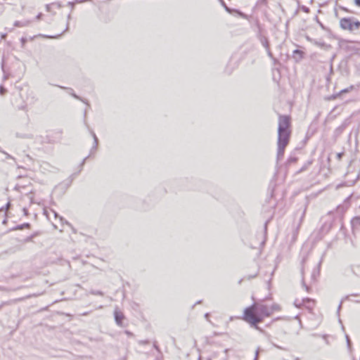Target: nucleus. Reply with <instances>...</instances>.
Here are the masks:
<instances>
[{
  "label": "nucleus",
  "instance_id": "nucleus-2",
  "mask_svg": "<svg viewBox=\"0 0 360 360\" xmlns=\"http://www.w3.org/2000/svg\"><path fill=\"white\" fill-rule=\"evenodd\" d=\"M291 135V120L288 115L278 117V158L283 156L285 147L290 141Z\"/></svg>",
  "mask_w": 360,
  "mask_h": 360
},
{
  "label": "nucleus",
  "instance_id": "nucleus-32",
  "mask_svg": "<svg viewBox=\"0 0 360 360\" xmlns=\"http://www.w3.org/2000/svg\"><path fill=\"white\" fill-rule=\"evenodd\" d=\"M294 53H300V51H298V50H296V51H294Z\"/></svg>",
  "mask_w": 360,
  "mask_h": 360
},
{
  "label": "nucleus",
  "instance_id": "nucleus-8",
  "mask_svg": "<svg viewBox=\"0 0 360 360\" xmlns=\"http://www.w3.org/2000/svg\"><path fill=\"white\" fill-rule=\"evenodd\" d=\"M352 227L353 231H357L360 230V217H354L352 221Z\"/></svg>",
  "mask_w": 360,
  "mask_h": 360
},
{
  "label": "nucleus",
  "instance_id": "nucleus-15",
  "mask_svg": "<svg viewBox=\"0 0 360 360\" xmlns=\"http://www.w3.org/2000/svg\"><path fill=\"white\" fill-rule=\"evenodd\" d=\"M11 206V202H8L5 207H2L1 209H0V211L2 212V211H6Z\"/></svg>",
  "mask_w": 360,
  "mask_h": 360
},
{
  "label": "nucleus",
  "instance_id": "nucleus-9",
  "mask_svg": "<svg viewBox=\"0 0 360 360\" xmlns=\"http://www.w3.org/2000/svg\"><path fill=\"white\" fill-rule=\"evenodd\" d=\"M30 24V20H24V21H15L14 25L16 27H24L27 26Z\"/></svg>",
  "mask_w": 360,
  "mask_h": 360
},
{
  "label": "nucleus",
  "instance_id": "nucleus-30",
  "mask_svg": "<svg viewBox=\"0 0 360 360\" xmlns=\"http://www.w3.org/2000/svg\"><path fill=\"white\" fill-rule=\"evenodd\" d=\"M342 301L340 302L339 307H338V311H340V309H341V307H342Z\"/></svg>",
  "mask_w": 360,
  "mask_h": 360
},
{
  "label": "nucleus",
  "instance_id": "nucleus-11",
  "mask_svg": "<svg viewBox=\"0 0 360 360\" xmlns=\"http://www.w3.org/2000/svg\"><path fill=\"white\" fill-rule=\"evenodd\" d=\"M90 133L92 135L93 138H94V148H96L97 145H98V138L96 135V134L94 133V131L93 130H90Z\"/></svg>",
  "mask_w": 360,
  "mask_h": 360
},
{
  "label": "nucleus",
  "instance_id": "nucleus-14",
  "mask_svg": "<svg viewBox=\"0 0 360 360\" xmlns=\"http://www.w3.org/2000/svg\"><path fill=\"white\" fill-rule=\"evenodd\" d=\"M354 89V86H350L349 88L345 89L340 91V94L347 93Z\"/></svg>",
  "mask_w": 360,
  "mask_h": 360
},
{
  "label": "nucleus",
  "instance_id": "nucleus-29",
  "mask_svg": "<svg viewBox=\"0 0 360 360\" xmlns=\"http://www.w3.org/2000/svg\"><path fill=\"white\" fill-rule=\"evenodd\" d=\"M266 48H267V49H269V48H268V45H267V44H266ZM268 54H269V56L270 57H272V54H271V51H269V49H268Z\"/></svg>",
  "mask_w": 360,
  "mask_h": 360
},
{
  "label": "nucleus",
  "instance_id": "nucleus-34",
  "mask_svg": "<svg viewBox=\"0 0 360 360\" xmlns=\"http://www.w3.org/2000/svg\"><path fill=\"white\" fill-rule=\"evenodd\" d=\"M60 220L62 221H63V217H60Z\"/></svg>",
  "mask_w": 360,
  "mask_h": 360
},
{
  "label": "nucleus",
  "instance_id": "nucleus-5",
  "mask_svg": "<svg viewBox=\"0 0 360 360\" xmlns=\"http://www.w3.org/2000/svg\"><path fill=\"white\" fill-rule=\"evenodd\" d=\"M229 349H217L211 352L208 359L209 360H228L229 359Z\"/></svg>",
  "mask_w": 360,
  "mask_h": 360
},
{
  "label": "nucleus",
  "instance_id": "nucleus-38",
  "mask_svg": "<svg viewBox=\"0 0 360 360\" xmlns=\"http://www.w3.org/2000/svg\"><path fill=\"white\" fill-rule=\"evenodd\" d=\"M356 302H360V300H359V299H356Z\"/></svg>",
  "mask_w": 360,
  "mask_h": 360
},
{
  "label": "nucleus",
  "instance_id": "nucleus-37",
  "mask_svg": "<svg viewBox=\"0 0 360 360\" xmlns=\"http://www.w3.org/2000/svg\"><path fill=\"white\" fill-rule=\"evenodd\" d=\"M356 302H360V300H359V299H356Z\"/></svg>",
  "mask_w": 360,
  "mask_h": 360
},
{
  "label": "nucleus",
  "instance_id": "nucleus-28",
  "mask_svg": "<svg viewBox=\"0 0 360 360\" xmlns=\"http://www.w3.org/2000/svg\"><path fill=\"white\" fill-rule=\"evenodd\" d=\"M41 16H42V14H41V13H39V14H38V15H37L36 19H37V20H40Z\"/></svg>",
  "mask_w": 360,
  "mask_h": 360
},
{
  "label": "nucleus",
  "instance_id": "nucleus-41",
  "mask_svg": "<svg viewBox=\"0 0 360 360\" xmlns=\"http://www.w3.org/2000/svg\"><path fill=\"white\" fill-rule=\"evenodd\" d=\"M201 303V301H198L196 304H200Z\"/></svg>",
  "mask_w": 360,
  "mask_h": 360
},
{
  "label": "nucleus",
  "instance_id": "nucleus-36",
  "mask_svg": "<svg viewBox=\"0 0 360 360\" xmlns=\"http://www.w3.org/2000/svg\"><path fill=\"white\" fill-rule=\"evenodd\" d=\"M271 203L273 205V206H274V205H275L274 202H271Z\"/></svg>",
  "mask_w": 360,
  "mask_h": 360
},
{
  "label": "nucleus",
  "instance_id": "nucleus-13",
  "mask_svg": "<svg viewBox=\"0 0 360 360\" xmlns=\"http://www.w3.org/2000/svg\"><path fill=\"white\" fill-rule=\"evenodd\" d=\"M91 294L92 295H103V292L102 291H100V290H91Z\"/></svg>",
  "mask_w": 360,
  "mask_h": 360
},
{
  "label": "nucleus",
  "instance_id": "nucleus-42",
  "mask_svg": "<svg viewBox=\"0 0 360 360\" xmlns=\"http://www.w3.org/2000/svg\"><path fill=\"white\" fill-rule=\"evenodd\" d=\"M295 360H300V359L299 358H295Z\"/></svg>",
  "mask_w": 360,
  "mask_h": 360
},
{
  "label": "nucleus",
  "instance_id": "nucleus-10",
  "mask_svg": "<svg viewBox=\"0 0 360 360\" xmlns=\"http://www.w3.org/2000/svg\"><path fill=\"white\" fill-rule=\"evenodd\" d=\"M60 88L61 89H67L69 92L70 94H71L74 98H77V99H79L81 100L82 102L84 103H86L84 100H82V98H80L77 95H76L75 94H74L73 92V90L72 89H70V88H67V87H64V86H59Z\"/></svg>",
  "mask_w": 360,
  "mask_h": 360
},
{
  "label": "nucleus",
  "instance_id": "nucleus-31",
  "mask_svg": "<svg viewBox=\"0 0 360 360\" xmlns=\"http://www.w3.org/2000/svg\"><path fill=\"white\" fill-rule=\"evenodd\" d=\"M52 212H53V214H54L55 217H58V214H57L55 211H53V210Z\"/></svg>",
  "mask_w": 360,
  "mask_h": 360
},
{
  "label": "nucleus",
  "instance_id": "nucleus-19",
  "mask_svg": "<svg viewBox=\"0 0 360 360\" xmlns=\"http://www.w3.org/2000/svg\"><path fill=\"white\" fill-rule=\"evenodd\" d=\"M319 274V270H314V271L312 273V278L315 279L316 276H318Z\"/></svg>",
  "mask_w": 360,
  "mask_h": 360
},
{
  "label": "nucleus",
  "instance_id": "nucleus-6",
  "mask_svg": "<svg viewBox=\"0 0 360 360\" xmlns=\"http://www.w3.org/2000/svg\"><path fill=\"white\" fill-rule=\"evenodd\" d=\"M295 305L298 308L304 307L311 311L315 306V300L310 298L296 299Z\"/></svg>",
  "mask_w": 360,
  "mask_h": 360
},
{
  "label": "nucleus",
  "instance_id": "nucleus-35",
  "mask_svg": "<svg viewBox=\"0 0 360 360\" xmlns=\"http://www.w3.org/2000/svg\"><path fill=\"white\" fill-rule=\"evenodd\" d=\"M274 346L276 347L277 348H280L281 349V347L279 346H277L276 345H274Z\"/></svg>",
  "mask_w": 360,
  "mask_h": 360
},
{
  "label": "nucleus",
  "instance_id": "nucleus-12",
  "mask_svg": "<svg viewBox=\"0 0 360 360\" xmlns=\"http://www.w3.org/2000/svg\"><path fill=\"white\" fill-rule=\"evenodd\" d=\"M300 214V217L299 224H298L299 226L302 224V219L304 217L305 210L301 211Z\"/></svg>",
  "mask_w": 360,
  "mask_h": 360
},
{
  "label": "nucleus",
  "instance_id": "nucleus-39",
  "mask_svg": "<svg viewBox=\"0 0 360 360\" xmlns=\"http://www.w3.org/2000/svg\"><path fill=\"white\" fill-rule=\"evenodd\" d=\"M4 79H7V76H4Z\"/></svg>",
  "mask_w": 360,
  "mask_h": 360
},
{
  "label": "nucleus",
  "instance_id": "nucleus-33",
  "mask_svg": "<svg viewBox=\"0 0 360 360\" xmlns=\"http://www.w3.org/2000/svg\"><path fill=\"white\" fill-rule=\"evenodd\" d=\"M293 162H295V160H297L296 158H294V159H291Z\"/></svg>",
  "mask_w": 360,
  "mask_h": 360
},
{
  "label": "nucleus",
  "instance_id": "nucleus-18",
  "mask_svg": "<svg viewBox=\"0 0 360 360\" xmlns=\"http://www.w3.org/2000/svg\"><path fill=\"white\" fill-rule=\"evenodd\" d=\"M276 189H274L273 191H272V193H271V201L274 200V201H275V198H276Z\"/></svg>",
  "mask_w": 360,
  "mask_h": 360
},
{
  "label": "nucleus",
  "instance_id": "nucleus-20",
  "mask_svg": "<svg viewBox=\"0 0 360 360\" xmlns=\"http://www.w3.org/2000/svg\"><path fill=\"white\" fill-rule=\"evenodd\" d=\"M53 6H57L58 7H59V5L58 4H49L46 6V10L48 11H51V8Z\"/></svg>",
  "mask_w": 360,
  "mask_h": 360
},
{
  "label": "nucleus",
  "instance_id": "nucleus-7",
  "mask_svg": "<svg viewBox=\"0 0 360 360\" xmlns=\"http://www.w3.org/2000/svg\"><path fill=\"white\" fill-rule=\"evenodd\" d=\"M115 319L117 325L121 326L122 321L124 319L123 313L119 310L118 307H116L114 311Z\"/></svg>",
  "mask_w": 360,
  "mask_h": 360
},
{
  "label": "nucleus",
  "instance_id": "nucleus-21",
  "mask_svg": "<svg viewBox=\"0 0 360 360\" xmlns=\"http://www.w3.org/2000/svg\"><path fill=\"white\" fill-rule=\"evenodd\" d=\"M346 339H347L348 347H349V349H351V341H350L349 338V336L347 335H346Z\"/></svg>",
  "mask_w": 360,
  "mask_h": 360
},
{
  "label": "nucleus",
  "instance_id": "nucleus-26",
  "mask_svg": "<svg viewBox=\"0 0 360 360\" xmlns=\"http://www.w3.org/2000/svg\"><path fill=\"white\" fill-rule=\"evenodd\" d=\"M22 211H23L25 215H27L28 214V210L27 208L24 207L22 209Z\"/></svg>",
  "mask_w": 360,
  "mask_h": 360
},
{
  "label": "nucleus",
  "instance_id": "nucleus-23",
  "mask_svg": "<svg viewBox=\"0 0 360 360\" xmlns=\"http://www.w3.org/2000/svg\"><path fill=\"white\" fill-rule=\"evenodd\" d=\"M70 17H71V15H70V14H69L68 16V23H67L65 31H67L68 30V27H69V20L70 19Z\"/></svg>",
  "mask_w": 360,
  "mask_h": 360
},
{
  "label": "nucleus",
  "instance_id": "nucleus-40",
  "mask_svg": "<svg viewBox=\"0 0 360 360\" xmlns=\"http://www.w3.org/2000/svg\"><path fill=\"white\" fill-rule=\"evenodd\" d=\"M29 226V224H25V226Z\"/></svg>",
  "mask_w": 360,
  "mask_h": 360
},
{
  "label": "nucleus",
  "instance_id": "nucleus-3",
  "mask_svg": "<svg viewBox=\"0 0 360 360\" xmlns=\"http://www.w3.org/2000/svg\"><path fill=\"white\" fill-rule=\"evenodd\" d=\"M23 181H25V183L27 182L29 184L30 183V180L27 179H24ZM14 189L17 191H19L21 193L25 192L26 193L27 196L28 197L31 204H32V203L39 204L40 203L39 202H38L34 199L32 191L31 189H30V186L28 184L18 183L15 185Z\"/></svg>",
  "mask_w": 360,
  "mask_h": 360
},
{
  "label": "nucleus",
  "instance_id": "nucleus-24",
  "mask_svg": "<svg viewBox=\"0 0 360 360\" xmlns=\"http://www.w3.org/2000/svg\"><path fill=\"white\" fill-rule=\"evenodd\" d=\"M302 285H303V286H304V287H305L306 290L309 292V286H307V285H306V284H305V283H304V280H302Z\"/></svg>",
  "mask_w": 360,
  "mask_h": 360
},
{
  "label": "nucleus",
  "instance_id": "nucleus-1",
  "mask_svg": "<svg viewBox=\"0 0 360 360\" xmlns=\"http://www.w3.org/2000/svg\"><path fill=\"white\" fill-rule=\"evenodd\" d=\"M280 309L277 304L267 305L257 302L244 310L243 319L257 330L262 331L257 326V323L262 322L265 318L271 316L275 311H280Z\"/></svg>",
  "mask_w": 360,
  "mask_h": 360
},
{
  "label": "nucleus",
  "instance_id": "nucleus-16",
  "mask_svg": "<svg viewBox=\"0 0 360 360\" xmlns=\"http://www.w3.org/2000/svg\"><path fill=\"white\" fill-rule=\"evenodd\" d=\"M221 4L223 5V6L224 7V8L226 9V11L231 13V10L225 4V3L222 0H221Z\"/></svg>",
  "mask_w": 360,
  "mask_h": 360
},
{
  "label": "nucleus",
  "instance_id": "nucleus-22",
  "mask_svg": "<svg viewBox=\"0 0 360 360\" xmlns=\"http://www.w3.org/2000/svg\"><path fill=\"white\" fill-rule=\"evenodd\" d=\"M259 352V349H257L256 352H255V357L254 360H258Z\"/></svg>",
  "mask_w": 360,
  "mask_h": 360
},
{
  "label": "nucleus",
  "instance_id": "nucleus-25",
  "mask_svg": "<svg viewBox=\"0 0 360 360\" xmlns=\"http://www.w3.org/2000/svg\"><path fill=\"white\" fill-rule=\"evenodd\" d=\"M209 317H210V314L209 313H206L205 314V318L209 321V322H211L210 320L209 319Z\"/></svg>",
  "mask_w": 360,
  "mask_h": 360
},
{
  "label": "nucleus",
  "instance_id": "nucleus-17",
  "mask_svg": "<svg viewBox=\"0 0 360 360\" xmlns=\"http://www.w3.org/2000/svg\"><path fill=\"white\" fill-rule=\"evenodd\" d=\"M6 92V89L3 86H0V95H4Z\"/></svg>",
  "mask_w": 360,
  "mask_h": 360
},
{
  "label": "nucleus",
  "instance_id": "nucleus-27",
  "mask_svg": "<svg viewBox=\"0 0 360 360\" xmlns=\"http://www.w3.org/2000/svg\"><path fill=\"white\" fill-rule=\"evenodd\" d=\"M354 4L360 7V0H354Z\"/></svg>",
  "mask_w": 360,
  "mask_h": 360
},
{
  "label": "nucleus",
  "instance_id": "nucleus-4",
  "mask_svg": "<svg viewBox=\"0 0 360 360\" xmlns=\"http://www.w3.org/2000/svg\"><path fill=\"white\" fill-rule=\"evenodd\" d=\"M340 27L344 30H354L360 27V22L353 21L352 18H344L340 20Z\"/></svg>",
  "mask_w": 360,
  "mask_h": 360
}]
</instances>
